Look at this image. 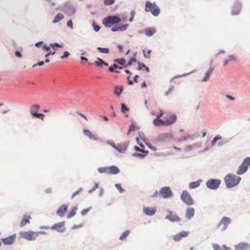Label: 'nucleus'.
I'll return each mask as SVG.
<instances>
[{"label":"nucleus","instance_id":"obj_1","mask_svg":"<svg viewBox=\"0 0 250 250\" xmlns=\"http://www.w3.org/2000/svg\"><path fill=\"white\" fill-rule=\"evenodd\" d=\"M224 180L227 188H232L239 184L241 178L233 174H229L225 176Z\"/></svg>","mask_w":250,"mask_h":250},{"label":"nucleus","instance_id":"obj_2","mask_svg":"<svg viewBox=\"0 0 250 250\" xmlns=\"http://www.w3.org/2000/svg\"><path fill=\"white\" fill-rule=\"evenodd\" d=\"M145 11L146 12H150L155 17L158 16L161 12L160 8L155 2H152L148 0L145 2Z\"/></svg>","mask_w":250,"mask_h":250},{"label":"nucleus","instance_id":"obj_3","mask_svg":"<svg viewBox=\"0 0 250 250\" xmlns=\"http://www.w3.org/2000/svg\"><path fill=\"white\" fill-rule=\"evenodd\" d=\"M250 166V157H248L242 161L236 171V174L238 175L244 174L248 171Z\"/></svg>","mask_w":250,"mask_h":250},{"label":"nucleus","instance_id":"obj_4","mask_svg":"<svg viewBox=\"0 0 250 250\" xmlns=\"http://www.w3.org/2000/svg\"><path fill=\"white\" fill-rule=\"evenodd\" d=\"M121 21V20L119 17L116 16H111L104 19L103 23L106 27H110L113 24L119 23Z\"/></svg>","mask_w":250,"mask_h":250},{"label":"nucleus","instance_id":"obj_5","mask_svg":"<svg viewBox=\"0 0 250 250\" xmlns=\"http://www.w3.org/2000/svg\"><path fill=\"white\" fill-rule=\"evenodd\" d=\"M19 234L21 238L30 241L35 240L38 236V232L32 230L21 231Z\"/></svg>","mask_w":250,"mask_h":250},{"label":"nucleus","instance_id":"obj_6","mask_svg":"<svg viewBox=\"0 0 250 250\" xmlns=\"http://www.w3.org/2000/svg\"><path fill=\"white\" fill-rule=\"evenodd\" d=\"M180 198L181 200L187 205L190 206L193 205L194 203L193 200L191 195L186 190L183 191Z\"/></svg>","mask_w":250,"mask_h":250},{"label":"nucleus","instance_id":"obj_7","mask_svg":"<svg viewBox=\"0 0 250 250\" xmlns=\"http://www.w3.org/2000/svg\"><path fill=\"white\" fill-rule=\"evenodd\" d=\"M221 180L217 179H210L206 183L207 187L212 190H216L220 186Z\"/></svg>","mask_w":250,"mask_h":250},{"label":"nucleus","instance_id":"obj_8","mask_svg":"<svg viewBox=\"0 0 250 250\" xmlns=\"http://www.w3.org/2000/svg\"><path fill=\"white\" fill-rule=\"evenodd\" d=\"M159 195L164 198H169L172 196L173 192L169 187H164L160 189Z\"/></svg>","mask_w":250,"mask_h":250},{"label":"nucleus","instance_id":"obj_9","mask_svg":"<svg viewBox=\"0 0 250 250\" xmlns=\"http://www.w3.org/2000/svg\"><path fill=\"white\" fill-rule=\"evenodd\" d=\"M231 219L228 217H223L218 223V227L222 230H226L228 226L231 223Z\"/></svg>","mask_w":250,"mask_h":250},{"label":"nucleus","instance_id":"obj_10","mask_svg":"<svg viewBox=\"0 0 250 250\" xmlns=\"http://www.w3.org/2000/svg\"><path fill=\"white\" fill-rule=\"evenodd\" d=\"M51 229L57 231L58 232L62 233L65 231V222L62 221L53 225L51 227Z\"/></svg>","mask_w":250,"mask_h":250},{"label":"nucleus","instance_id":"obj_11","mask_svg":"<svg viewBox=\"0 0 250 250\" xmlns=\"http://www.w3.org/2000/svg\"><path fill=\"white\" fill-rule=\"evenodd\" d=\"M64 11L68 15L72 16L76 12V8L75 6L70 3L65 4L64 6Z\"/></svg>","mask_w":250,"mask_h":250},{"label":"nucleus","instance_id":"obj_12","mask_svg":"<svg viewBox=\"0 0 250 250\" xmlns=\"http://www.w3.org/2000/svg\"><path fill=\"white\" fill-rule=\"evenodd\" d=\"M16 238V234H14L7 237L2 238L1 240L4 245H11L14 243Z\"/></svg>","mask_w":250,"mask_h":250},{"label":"nucleus","instance_id":"obj_13","mask_svg":"<svg viewBox=\"0 0 250 250\" xmlns=\"http://www.w3.org/2000/svg\"><path fill=\"white\" fill-rule=\"evenodd\" d=\"M134 149L136 151H139V152H141V153H134L133 154V156L134 157H139L143 158L145 157H146L148 154V151L144 150L141 149L140 148H139L137 146H135Z\"/></svg>","mask_w":250,"mask_h":250},{"label":"nucleus","instance_id":"obj_14","mask_svg":"<svg viewBox=\"0 0 250 250\" xmlns=\"http://www.w3.org/2000/svg\"><path fill=\"white\" fill-rule=\"evenodd\" d=\"M235 250H250V244L240 242L234 247Z\"/></svg>","mask_w":250,"mask_h":250},{"label":"nucleus","instance_id":"obj_15","mask_svg":"<svg viewBox=\"0 0 250 250\" xmlns=\"http://www.w3.org/2000/svg\"><path fill=\"white\" fill-rule=\"evenodd\" d=\"M168 213V214L165 217L166 219L168 220L169 221L172 222L180 221V217L175 214H173L172 211H169Z\"/></svg>","mask_w":250,"mask_h":250},{"label":"nucleus","instance_id":"obj_16","mask_svg":"<svg viewBox=\"0 0 250 250\" xmlns=\"http://www.w3.org/2000/svg\"><path fill=\"white\" fill-rule=\"evenodd\" d=\"M194 208L191 207H189L187 208L186 210L185 217L188 220H190L194 216Z\"/></svg>","mask_w":250,"mask_h":250},{"label":"nucleus","instance_id":"obj_17","mask_svg":"<svg viewBox=\"0 0 250 250\" xmlns=\"http://www.w3.org/2000/svg\"><path fill=\"white\" fill-rule=\"evenodd\" d=\"M68 209V206L66 205H62L57 210L56 213L60 217H62Z\"/></svg>","mask_w":250,"mask_h":250},{"label":"nucleus","instance_id":"obj_18","mask_svg":"<svg viewBox=\"0 0 250 250\" xmlns=\"http://www.w3.org/2000/svg\"><path fill=\"white\" fill-rule=\"evenodd\" d=\"M241 4L238 1H236L233 5L232 9V14L233 15H237L241 9Z\"/></svg>","mask_w":250,"mask_h":250},{"label":"nucleus","instance_id":"obj_19","mask_svg":"<svg viewBox=\"0 0 250 250\" xmlns=\"http://www.w3.org/2000/svg\"><path fill=\"white\" fill-rule=\"evenodd\" d=\"M31 219V216L27 215H24L23 218L21 221L20 226L21 227H24L26 224H30V219Z\"/></svg>","mask_w":250,"mask_h":250},{"label":"nucleus","instance_id":"obj_20","mask_svg":"<svg viewBox=\"0 0 250 250\" xmlns=\"http://www.w3.org/2000/svg\"><path fill=\"white\" fill-rule=\"evenodd\" d=\"M156 211V210L154 208H146L144 207L143 208L144 213L147 216L153 215Z\"/></svg>","mask_w":250,"mask_h":250},{"label":"nucleus","instance_id":"obj_21","mask_svg":"<svg viewBox=\"0 0 250 250\" xmlns=\"http://www.w3.org/2000/svg\"><path fill=\"white\" fill-rule=\"evenodd\" d=\"M144 32L146 36L151 37L156 32V30L154 27H149L145 29Z\"/></svg>","mask_w":250,"mask_h":250},{"label":"nucleus","instance_id":"obj_22","mask_svg":"<svg viewBox=\"0 0 250 250\" xmlns=\"http://www.w3.org/2000/svg\"><path fill=\"white\" fill-rule=\"evenodd\" d=\"M214 70V68L212 67H210L208 70L206 72L205 76L203 77V78L201 80L202 82H207L211 75V73Z\"/></svg>","mask_w":250,"mask_h":250},{"label":"nucleus","instance_id":"obj_23","mask_svg":"<svg viewBox=\"0 0 250 250\" xmlns=\"http://www.w3.org/2000/svg\"><path fill=\"white\" fill-rule=\"evenodd\" d=\"M109 174H117L120 172V169L115 166L108 167Z\"/></svg>","mask_w":250,"mask_h":250},{"label":"nucleus","instance_id":"obj_24","mask_svg":"<svg viewBox=\"0 0 250 250\" xmlns=\"http://www.w3.org/2000/svg\"><path fill=\"white\" fill-rule=\"evenodd\" d=\"M83 133L90 140L94 141L97 140V138L89 130L86 129H83Z\"/></svg>","mask_w":250,"mask_h":250},{"label":"nucleus","instance_id":"obj_25","mask_svg":"<svg viewBox=\"0 0 250 250\" xmlns=\"http://www.w3.org/2000/svg\"><path fill=\"white\" fill-rule=\"evenodd\" d=\"M170 118L173 119V120H167L164 121V125L167 126V125H169L171 124H173V123H174L176 122V120L177 119V116L175 114H172L170 116Z\"/></svg>","mask_w":250,"mask_h":250},{"label":"nucleus","instance_id":"obj_26","mask_svg":"<svg viewBox=\"0 0 250 250\" xmlns=\"http://www.w3.org/2000/svg\"><path fill=\"white\" fill-rule=\"evenodd\" d=\"M202 181H203L202 180L199 179L197 181L192 182L190 183L189 185V188L193 189V188H195L198 187L200 186L201 183L202 182Z\"/></svg>","mask_w":250,"mask_h":250},{"label":"nucleus","instance_id":"obj_27","mask_svg":"<svg viewBox=\"0 0 250 250\" xmlns=\"http://www.w3.org/2000/svg\"><path fill=\"white\" fill-rule=\"evenodd\" d=\"M39 106L37 104H35L32 106L30 109V113L31 115L34 117L35 114H37V111L39 109Z\"/></svg>","mask_w":250,"mask_h":250},{"label":"nucleus","instance_id":"obj_28","mask_svg":"<svg viewBox=\"0 0 250 250\" xmlns=\"http://www.w3.org/2000/svg\"><path fill=\"white\" fill-rule=\"evenodd\" d=\"M64 18V16L62 14L58 13L55 17L54 20L52 21V22L54 24H56L59 22L60 21L62 20Z\"/></svg>","mask_w":250,"mask_h":250},{"label":"nucleus","instance_id":"obj_29","mask_svg":"<svg viewBox=\"0 0 250 250\" xmlns=\"http://www.w3.org/2000/svg\"><path fill=\"white\" fill-rule=\"evenodd\" d=\"M78 208L77 207H74L70 212L68 213L67 218L69 219L75 215L77 212Z\"/></svg>","mask_w":250,"mask_h":250},{"label":"nucleus","instance_id":"obj_30","mask_svg":"<svg viewBox=\"0 0 250 250\" xmlns=\"http://www.w3.org/2000/svg\"><path fill=\"white\" fill-rule=\"evenodd\" d=\"M129 233L130 231L129 230H126L121 234L119 238V239L120 240H125L126 239L127 237L129 235Z\"/></svg>","mask_w":250,"mask_h":250},{"label":"nucleus","instance_id":"obj_31","mask_svg":"<svg viewBox=\"0 0 250 250\" xmlns=\"http://www.w3.org/2000/svg\"><path fill=\"white\" fill-rule=\"evenodd\" d=\"M170 137V135L168 134H163L159 136V139L162 141L165 142Z\"/></svg>","mask_w":250,"mask_h":250},{"label":"nucleus","instance_id":"obj_32","mask_svg":"<svg viewBox=\"0 0 250 250\" xmlns=\"http://www.w3.org/2000/svg\"><path fill=\"white\" fill-rule=\"evenodd\" d=\"M123 86L121 85L119 88V91H118L119 87L118 86H115L114 87V93L116 94L117 96H119L121 94L122 91L123 90Z\"/></svg>","mask_w":250,"mask_h":250},{"label":"nucleus","instance_id":"obj_33","mask_svg":"<svg viewBox=\"0 0 250 250\" xmlns=\"http://www.w3.org/2000/svg\"><path fill=\"white\" fill-rule=\"evenodd\" d=\"M98 171L100 173L109 174L108 167H99Z\"/></svg>","mask_w":250,"mask_h":250},{"label":"nucleus","instance_id":"obj_34","mask_svg":"<svg viewBox=\"0 0 250 250\" xmlns=\"http://www.w3.org/2000/svg\"><path fill=\"white\" fill-rule=\"evenodd\" d=\"M114 62L116 63H118V64H119L120 65H124V66H125V64L126 62L125 60L123 58L115 59L114 60Z\"/></svg>","mask_w":250,"mask_h":250},{"label":"nucleus","instance_id":"obj_35","mask_svg":"<svg viewBox=\"0 0 250 250\" xmlns=\"http://www.w3.org/2000/svg\"><path fill=\"white\" fill-rule=\"evenodd\" d=\"M221 139H222V137L220 136L217 135V136H215L213 138V140L211 142V146H214L216 143V142L217 141L221 140Z\"/></svg>","mask_w":250,"mask_h":250},{"label":"nucleus","instance_id":"obj_36","mask_svg":"<svg viewBox=\"0 0 250 250\" xmlns=\"http://www.w3.org/2000/svg\"><path fill=\"white\" fill-rule=\"evenodd\" d=\"M97 49L102 53L107 54L109 53L108 48H103L101 47H98Z\"/></svg>","mask_w":250,"mask_h":250},{"label":"nucleus","instance_id":"obj_37","mask_svg":"<svg viewBox=\"0 0 250 250\" xmlns=\"http://www.w3.org/2000/svg\"><path fill=\"white\" fill-rule=\"evenodd\" d=\"M128 24H125L120 26H118V30L121 31H124L127 29L128 27Z\"/></svg>","mask_w":250,"mask_h":250},{"label":"nucleus","instance_id":"obj_38","mask_svg":"<svg viewBox=\"0 0 250 250\" xmlns=\"http://www.w3.org/2000/svg\"><path fill=\"white\" fill-rule=\"evenodd\" d=\"M137 61L136 59L134 58H131L128 63L125 65V67L127 68L128 66H130L132 65L133 62H136Z\"/></svg>","mask_w":250,"mask_h":250},{"label":"nucleus","instance_id":"obj_39","mask_svg":"<svg viewBox=\"0 0 250 250\" xmlns=\"http://www.w3.org/2000/svg\"><path fill=\"white\" fill-rule=\"evenodd\" d=\"M136 128L139 129V127L135 125V122L134 121H132L131 125L130 126V127L129 128L130 131H133L136 129Z\"/></svg>","mask_w":250,"mask_h":250},{"label":"nucleus","instance_id":"obj_40","mask_svg":"<svg viewBox=\"0 0 250 250\" xmlns=\"http://www.w3.org/2000/svg\"><path fill=\"white\" fill-rule=\"evenodd\" d=\"M98 188H99V183H95L94 187L91 189H90L88 190V193H92Z\"/></svg>","mask_w":250,"mask_h":250},{"label":"nucleus","instance_id":"obj_41","mask_svg":"<svg viewBox=\"0 0 250 250\" xmlns=\"http://www.w3.org/2000/svg\"><path fill=\"white\" fill-rule=\"evenodd\" d=\"M178 233H179V235L182 238H183V237H186L187 236H188V232L183 230V231H180Z\"/></svg>","mask_w":250,"mask_h":250},{"label":"nucleus","instance_id":"obj_42","mask_svg":"<svg viewBox=\"0 0 250 250\" xmlns=\"http://www.w3.org/2000/svg\"><path fill=\"white\" fill-rule=\"evenodd\" d=\"M121 111L123 113H125L129 111V108L126 107L124 104H121Z\"/></svg>","mask_w":250,"mask_h":250},{"label":"nucleus","instance_id":"obj_43","mask_svg":"<svg viewBox=\"0 0 250 250\" xmlns=\"http://www.w3.org/2000/svg\"><path fill=\"white\" fill-rule=\"evenodd\" d=\"M115 187L117 189H118L120 193H123L125 191V190L122 188L120 184H116L115 185Z\"/></svg>","mask_w":250,"mask_h":250},{"label":"nucleus","instance_id":"obj_44","mask_svg":"<svg viewBox=\"0 0 250 250\" xmlns=\"http://www.w3.org/2000/svg\"><path fill=\"white\" fill-rule=\"evenodd\" d=\"M117 151H118L120 153H125L126 152V148H122L121 146H120V147L118 146H116V149H115Z\"/></svg>","mask_w":250,"mask_h":250},{"label":"nucleus","instance_id":"obj_45","mask_svg":"<svg viewBox=\"0 0 250 250\" xmlns=\"http://www.w3.org/2000/svg\"><path fill=\"white\" fill-rule=\"evenodd\" d=\"M104 2L106 5H112L115 2V0H104Z\"/></svg>","mask_w":250,"mask_h":250},{"label":"nucleus","instance_id":"obj_46","mask_svg":"<svg viewBox=\"0 0 250 250\" xmlns=\"http://www.w3.org/2000/svg\"><path fill=\"white\" fill-rule=\"evenodd\" d=\"M83 190V188H80L78 190L76 191L75 192H74L72 195V196H71V198L73 199L74 198L76 195H77L78 194H79L81 191H82Z\"/></svg>","mask_w":250,"mask_h":250},{"label":"nucleus","instance_id":"obj_47","mask_svg":"<svg viewBox=\"0 0 250 250\" xmlns=\"http://www.w3.org/2000/svg\"><path fill=\"white\" fill-rule=\"evenodd\" d=\"M174 87L173 86H170L168 90L165 93V95L167 96L169 94L171 93L174 90Z\"/></svg>","mask_w":250,"mask_h":250},{"label":"nucleus","instance_id":"obj_48","mask_svg":"<svg viewBox=\"0 0 250 250\" xmlns=\"http://www.w3.org/2000/svg\"><path fill=\"white\" fill-rule=\"evenodd\" d=\"M173 240L175 241H179L181 240L182 237L177 233L173 236Z\"/></svg>","mask_w":250,"mask_h":250},{"label":"nucleus","instance_id":"obj_49","mask_svg":"<svg viewBox=\"0 0 250 250\" xmlns=\"http://www.w3.org/2000/svg\"><path fill=\"white\" fill-rule=\"evenodd\" d=\"M49 46L52 47V48H54V46H57V47H60V48H62V44H60L57 42H55V43H51L49 44Z\"/></svg>","mask_w":250,"mask_h":250},{"label":"nucleus","instance_id":"obj_50","mask_svg":"<svg viewBox=\"0 0 250 250\" xmlns=\"http://www.w3.org/2000/svg\"><path fill=\"white\" fill-rule=\"evenodd\" d=\"M188 139H190L191 140H193L194 139V138L190 135H188L187 136L184 137L182 139L180 140V141H185Z\"/></svg>","mask_w":250,"mask_h":250},{"label":"nucleus","instance_id":"obj_51","mask_svg":"<svg viewBox=\"0 0 250 250\" xmlns=\"http://www.w3.org/2000/svg\"><path fill=\"white\" fill-rule=\"evenodd\" d=\"M44 117V115L42 113H37V114H35V115L34 117H36L38 118H40L42 120H43Z\"/></svg>","mask_w":250,"mask_h":250},{"label":"nucleus","instance_id":"obj_52","mask_svg":"<svg viewBox=\"0 0 250 250\" xmlns=\"http://www.w3.org/2000/svg\"><path fill=\"white\" fill-rule=\"evenodd\" d=\"M92 25H93V27L94 30L95 32H98L100 30L101 27H100V26L99 25H96L94 23H93Z\"/></svg>","mask_w":250,"mask_h":250},{"label":"nucleus","instance_id":"obj_53","mask_svg":"<svg viewBox=\"0 0 250 250\" xmlns=\"http://www.w3.org/2000/svg\"><path fill=\"white\" fill-rule=\"evenodd\" d=\"M70 55V53L68 51H64L63 55L61 57V59H64Z\"/></svg>","mask_w":250,"mask_h":250},{"label":"nucleus","instance_id":"obj_54","mask_svg":"<svg viewBox=\"0 0 250 250\" xmlns=\"http://www.w3.org/2000/svg\"><path fill=\"white\" fill-rule=\"evenodd\" d=\"M54 49L55 50V51L54 52H52V51H50L48 53H47L45 55V58H48L50 55H54L56 53V51L57 50V49L56 48H54Z\"/></svg>","mask_w":250,"mask_h":250},{"label":"nucleus","instance_id":"obj_55","mask_svg":"<svg viewBox=\"0 0 250 250\" xmlns=\"http://www.w3.org/2000/svg\"><path fill=\"white\" fill-rule=\"evenodd\" d=\"M91 209V208H86V209H84L81 212V214L83 215V216H84L86 214H87L88 213V212Z\"/></svg>","mask_w":250,"mask_h":250},{"label":"nucleus","instance_id":"obj_56","mask_svg":"<svg viewBox=\"0 0 250 250\" xmlns=\"http://www.w3.org/2000/svg\"><path fill=\"white\" fill-rule=\"evenodd\" d=\"M137 63H138V70H141V69H142L143 68H145V67H146V65L144 63H141V62H137Z\"/></svg>","mask_w":250,"mask_h":250},{"label":"nucleus","instance_id":"obj_57","mask_svg":"<svg viewBox=\"0 0 250 250\" xmlns=\"http://www.w3.org/2000/svg\"><path fill=\"white\" fill-rule=\"evenodd\" d=\"M67 26L71 29H72L73 28V22H72V20H69L67 21Z\"/></svg>","mask_w":250,"mask_h":250},{"label":"nucleus","instance_id":"obj_58","mask_svg":"<svg viewBox=\"0 0 250 250\" xmlns=\"http://www.w3.org/2000/svg\"><path fill=\"white\" fill-rule=\"evenodd\" d=\"M160 119H159V118L158 119L157 118H156V119L153 120V123L155 125L159 126L160 125Z\"/></svg>","mask_w":250,"mask_h":250},{"label":"nucleus","instance_id":"obj_59","mask_svg":"<svg viewBox=\"0 0 250 250\" xmlns=\"http://www.w3.org/2000/svg\"><path fill=\"white\" fill-rule=\"evenodd\" d=\"M107 144L110 146H111L114 149H116L117 146L111 141H108L107 142Z\"/></svg>","mask_w":250,"mask_h":250},{"label":"nucleus","instance_id":"obj_60","mask_svg":"<svg viewBox=\"0 0 250 250\" xmlns=\"http://www.w3.org/2000/svg\"><path fill=\"white\" fill-rule=\"evenodd\" d=\"M212 248L214 250H221L220 247L217 244H213Z\"/></svg>","mask_w":250,"mask_h":250},{"label":"nucleus","instance_id":"obj_61","mask_svg":"<svg viewBox=\"0 0 250 250\" xmlns=\"http://www.w3.org/2000/svg\"><path fill=\"white\" fill-rule=\"evenodd\" d=\"M146 144L150 149L153 151H155L156 150V148L154 146H152L151 145L148 143H146Z\"/></svg>","mask_w":250,"mask_h":250},{"label":"nucleus","instance_id":"obj_62","mask_svg":"<svg viewBox=\"0 0 250 250\" xmlns=\"http://www.w3.org/2000/svg\"><path fill=\"white\" fill-rule=\"evenodd\" d=\"M94 64H95L96 65H97V66H99V67H102L103 66V63H102V62H99V61H98L97 60V61H95V62H94Z\"/></svg>","mask_w":250,"mask_h":250},{"label":"nucleus","instance_id":"obj_63","mask_svg":"<svg viewBox=\"0 0 250 250\" xmlns=\"http://www.w3.org/2000/svg\"><path fill=\"white\" fill-rule=\"evenodd\" d=\"M97 60L98 61H99L100 62H102V63H103V66L104 65H105V66H108V63H106V62H104L103 61V60L102 59H101V58H97Z\"/></svg>","mask_w":250,"mask_h":250},{"label":"nucleus","instance_id":"obj_64","mask_svg":"<svg viewBox=\"0 0 250 250\" xmlns=\"http://www.w3.org/2000/svg\"><path fill=\"white\" fill-rule=\"evenodd\" d=\"M15 55L19 58H21L22 57V54L21 52L20 51H16L15 52Z\"/></svg>","mask_w":250,"mask_h":250}]
</instances>
